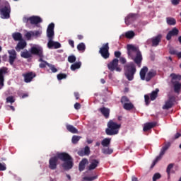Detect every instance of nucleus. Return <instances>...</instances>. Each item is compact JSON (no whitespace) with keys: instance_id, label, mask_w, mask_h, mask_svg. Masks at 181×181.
Wrapping results in <instances>:
<instances>
[{"instance_id":"59","label":"nucleus","mask_w":181,"mask_h":181,"mask_svg":"<svg viewBox=\"0 0 181 181\" xmlns=\"http://www.w3.org/2000/svg\"><path fill=\"white\" fill-rule=\"evenodd\" d=\"M119 62L122 64H125V63H127V59L124 57H120Z\"/></svg>"},{"instance_id":"44","label":"nucleus","mask_w":181,"mask_h":181,"mask_svg":"<svg viewBox=\"0 0 181 181\" xmlns=\"http://www.w3.org/2000/svg\"><path fill=\"white\" fill-rule=\"evenodd\" d=\"M26 39H28V40H30V39H32V36H33V31H29L25 35Z\"/></svg>"},{"instance_id":"8","label":"nucleus","mask_w":181,"mask_h":181,"mask_svg":"<svg viewBox=\"0 0 181 181\" xmlns=\"http://www.w3.org/2000/svg\"><path fill=\"white\" fill-rule=\"evenodd\" d=\"M170 147V142L165 144V146L162 147L159 156H157L156 159L153 161V163L151 166V168H154L155 165H156V163H158V162H159V160L162 159V156L165 155V152H166Z\"/></svg>"},{"instance_id":"62","label":"nucleus","mask_w":181,"mask_h":181,"mask_svg":"<svg viewBox=\"0 0 181 181\" xmlns=\"http://www.w3.org/2000/svg\"><path fill=\"white\" fill-rule=\"evenodd\" d=\"M181 134L180 133H177L175 136V139H177V138L180 137Z\"/></svg>"},{"instance_id":"54","label":"nucleus","mask_w":181,"mask_h":181,"mask_svg":"<svg viewBox=\"0 0 181 181\" xmlns=\"http://www.w3.org/2000/svg\"><path fill=\"white\" fill-rule=\"evenodd\" d=\"M144 100H145L146 105H149V103H150L149 102V95H145Z\"/></svg>"},{"instance_id":"2","label":"nucleus","mask_w":181,"mask_h":181,"mask_svg":"<svg viewBox=\"0 0 181 181\" xmlns=\"http://www.w3.org/2000/svg\"><path fill=\"white\" fill-rule=\"evenodd\" d=\"M127 49L129 59H132L139 67H141V63H142V53L139 50V47L132 44H128Z\"/></svg>"},{"instance_id":"51","label":"nucleus","mask_w":181,"mask_h":181,"mask_svg":"<svg viewBox=\"0 0 181 181\" xmlns=\"http://www.w3.org/2000/svg\"><path fill=\"white\" fill-rule=\"evenodd\" d=\"M8 53L10 57H16V51L15 49L8 50Z\"/></svg>"},{"instance_id":"58","label":"nucleus","mask_w":181,"mask_h":181,"mask_svg":"<svg viewBox=\"0 0 181 181\" xmlns=\"http://www.w3.org/2000/svg\"><path fill=\"white\" fill-rule=\"evenodd\" d=\"M42 35V32L40 31H33V36H40Z\"/></svg>"},{"instance_id":"43","label":"nucleus","mask_w":181,"mask_h":181,"mask_svg":"<svg viewBox=\"0 0 181 181\" xmlns=\"http://www.w3.org/2000/svg\"><path fill=\"white\" fill-rule=\"evenodd\" d=\"M170 102L173 105L176 103V96L170 95L168 97V100H167Z\"/></svg>"},{"instance_id":"20","label":"nucleus","mask_w":181,"mask_h":181,"mask_svg":"<svg viewBox=\"0 0 181 181\" xmlns=\"http://www.w3.org/2000/svg\"><path fill=\"white\" fill-rule=\"evenodd\" d=\"M156 76V71L151 69L146 75V81H151Z\"/></svg>"},{"instance_id":"30","label":"nucleus","mask_w":181,"mask_h":181,"mask_svg":"<svg viewBox=\"0 0 181 181\" xmlns=\"http://www.w3.org/2000/svg\"><path fill=\"white\" fill-rule=\"evenodd\" d=\"M158 93H159V90L158 88L151 92L150 95V99L151 101H155V100L158 98Z\"/></svg>"},{"instance_id":"27","label":"nucleus","mask_w":181,"mask_h":181,"mask_svg":"<svg viewBox=\"0 0 181 181\" xmlns=\"http://www.w3.org/2000/svg\"><path fill=\"white\" fill-rule=\"evenodd\" d=\"M173 84L174 86L175 93H180L181 83H179V81H173Z\"/></svg>"},{"instance_id":"47","label":"nucleus","mask_w":181,"mask_h":181,"mask_svg":"<svg viewBox=\"0 0 181 181\" xmlns=\"http://www.w3.org/2000/svg\"><path fill=\"white\" fill-rule=\"evenodd\" d=\"M173 168V163H170L168 165L166 172H167L168 176H170V170H172Z\"/></svg>"},{"instance_id":"14","label":"nucleus","mask_w":181,"mask_h":181,"mask_svg":"<svg viewBox=\"0 0 181 181\" xmlns=\"http://www.w3.org/2000/svg\"><path fill=\"white\" fill-rule=\"evenodd\" d=\"M22 76L24 78L25 83H30L35 77H36V74L33 71L27 72L25 74H23Z\"/></svg>"},{"instance_id":"17","label":"nucleus","mask_w":181,"mask_h":181,"mask_svg":"<svg viewBox=\"0 0 181 181\" xmlns=\"http://www.w3.org/2000/svg\"><path fill=\"white\" fill-rule=\"evenodd\" d=\"M90 147L88 146H86L83 150H80L78 151V155L79 156H88L90 155Z\"/></svg>"},{"instance_id":"55","label":"nucleus","mask_w":181,"mask_h":181,"mask_svg":"<svg viewBox=\"0 0 181 181\" xmlns=\"http://www.w3.org/2000/svg\"><path fill=\"white\" fill-rule=\"evenodd\" d=\"M115 57H117V59H119V57H121V52L115 51Z\"/></svg>"},{"instance_id":"49","label":"nucleus","mask_w":181,"mask_h":181,"mask_svg":"<svg viewBox=\"0 0 181 181\" xmlns=\"http://www.w3.org/2000/svg\"><path fill=\"white\" fill-rule=\"evenodd\" d=\"M160 177H162V176L159 173H155L153 176V181H156L158 179H160Z\"/></svg>"},{"instance_id":"19","label":"nucleus","mask_w":181,"mask_h":181,"mask_svg":"<svg viewBox=\"0 0 181 181\" xmlns=\"http://www.w3.org/2000/svg\"><path fill=\"white\" fill-rule=\"evenodd\" d=\"M155 127H156V122H147L144 124L143 131L144 132H146L149 131V129H152V128H155Z\"/></svg>"},{"instance_id":"9","label":"nucleus","mask_w":181,"mask_h":181,"mask_svg":"<svg viewBox=\"0 0 181 181\" xmlns=\"http://www.w3.org/2000/svg\"><path fill=\"white\" fill-rule=\"evenodd\" d=\"M99 53L103 59H110V45L108 42L103 45L102 47L100 48Z\"/></svg>"},{"instance_id":"25","label":"nucleus","mask_w":181,"mask_h":181,"mask_svg":"<svg viewBox=\"0 0 181 181\" xmlns=\"http://www.w3.org/2000/svg\"><path fill=\"white\" fill-rule=\"evenodd\" d=\"M12 37L13 40H15V42H19L23 40L22 34L21 33H13L12 34Z\"/></svg>"},{"instance_id":"34","label":"nucleus","mask_w":181,"mask_h":181,"mask_svg":"<svg viewBox=\"0 0 181 181\" xmlns=\"http://www.w3.org/2000/svg\"><path fill=\"white\" fill-rule=\"evenodd\" d=\"M102 152L104 153V155H111V153L114 152V150H112V148H110L109 147L103 148L102 149Z\"/></svg>"},{"instance_id":"18","label":"nucleus","mask_w":181,"mask_h":181,"mask_svg":"<svg viewBox=\"0 0 181 181\" xmlns=\"http://www.w3.org/2000/svg\"><path fill=\"white\" fill-rule=\"evenodd\" d=\"M26 45V41H25V40H20L16 47V50L17 52H21V50H23Z\"/></svg>"},{"instance_id":"35","label":"nucleus","mask_w":181,"mask_h":181,"mask_svg":"<svg viewBox=\"0 0 181 181\" xmlns=\"http://www.w3.org/2000/svg\"><path fill=\"white\" fill-rule=\"evenodd\" d=\"M80 67H81V63L80 62H76L71 66V70L74 71V70H77V69H80Z\"/></svg>"},{"instance_id":"10","label":"nucleus","mask_w":181,"mask_h":181,"mask_svg":"<svg viewBox=\"0 0 181 181\" xmlns=\"http://www.w3.org/2000/svg\"><path fill=\"white\" fill-rule=\"evenodd\" d=\"M23 22H24V23L30 22V25H37V23H41L42 18L37 16H33L29 18L24 17L23 18Z\"/></svg>"},{"instance_id":"29","label":"nucleus","mask_w":181,"mask_h":181,"mask_svg":"<svg viewBox=\"0 0 181 181\" xmlns=\"http://www.w3.org/2000/svg\"><path fill=\"white\" fill-rule=\"evenodd\" d=\"M123 108L124 110H126V111H131V110H134V108H135V106H134L132 103L129 102L123 105Z\"/></svg>"},{"instance_id":"16","label":"nucleus","mask_w":181,"mask_h":181,"mask_svg":"<svg viewBox=\"0 0 181 181\" xmlns=\"http://www.w3.org/2000/svg\"><path fill=\"white\" fill-rule=\"evenodd\" d=\"M179 35V30L176 28L172 29V30L169 31L167 34L166 39L167 40H170L172 39V36H177Z\"/></svg>"},{"instance_id":"6","label":"nucleus","mask_w":181,"mask_h":181,"mask_svg":"<svg viewBox=\"0 0 181 181\" xmlns=\"http://www.w3.org/2000/svg\"><path fill=\"white\" fill-rule=\"evenodd\" d=\"M119 128H121V124L110 120L107 123V128L105 129V134L109 136L117 135L119 132Z\"/></svg>"},{"instance_id":"50","label":"nucleus","mask_w":181,"mask_h":181,"mask_svg":"<svg viewBox=\"0 0 181 181\" xmlns=\"http://www.w3.org/2000/svg\"><path fill=\"white\" fill-rule=\"evenodd\" d=\"M6 170V164L0 163V172H4Z\"/></svg>"},{"instance_id":"61","label":"nucleus","mask_w":181,"mask_h":181,"mask_svg":"<svg viewBox=\"0 0 181 181\" xmlns=\"http://www.w3.org/2000/svg\"><path fill=\"white\" fill-rule=\"evenodd\" d=\"M74 97L76 98V100H78V98H80V94L78 93V92L74 93Z\"/></svg>"},{"instance_id":"41","label":"nucleus","mask_w":181,"mask_h":181,"mask_svg":"<svg viewBox=\"0 0 181 181\" xmlns=\"http://www.w3.org/2000/svg\"><path fill=\"white\" fill-rule=\"evenodd\" d=\"M130 100H129V98H128V97L127 96H122L121 98V100H120V103H122V104H127V103H129Z\"/></svg>"},{"instance_id":"40","label":"nucleus","mask_w":181,"mask_h":181,"mask_svg":"<svg viewBox=\"0 0 181 181\" xmlns=\"http://www.w3.org/2000/svg\"><path fill=\"white\" fill-rule=\"evenodd\" d=\"M98 177L97 175L92 176V177H83V180L85 181H93L95 180Z\"/></svg>"},{"instance_id":"39","label":"nucleus","mask_w":181,"mask_h":181,"mask_svg":"<svg viewBox=\"0 0 181 181\" xmlns=\"http://www.w3.org/2000/svg\"><path fill=\"white\" fill-rule=\"evenodd\" d=\"M124 36L127 39H132V37L135 36V33H134V31H128L125 33Z\"/></svg>"},{"instance_id":"52","label":"nucleus","mask_w":181,"mask_h":181,"mask_svg":"<svg viewBox=\"0 0 181 181\" xmlns=\"http://www.w3.org/2000/svg\"><path fill=\"white\" fill-rule=\"evenodd\" d=\"M6 103H11V104H13V103H15V99H13V96H8L6 98Z\"/></svg>"},{"instance_id":"3","label":"nucleus","mask_w":181,"mask_h":181,"mask_svg":"<svg viewBox=\"0 0 181 181\" xmlns=\"http://www.w3.org/2000/svg\"><path fill=\"white\" fill-rule=\"evenodd\" d=\"M47 37H48V49H60L62 47L60 42L53 41V39H54V23H53L49 24L47 27Z\"/></svg>"},{"instance_id":"32","label":"nucleus","mask_w":181,"mask_h":181,"mask_svg":"<svg viewBox=\"0 0 181 181\" xmlns=\"http://www.w3.org/2000/svg\"><path fill=\"white\" fill-rule=\"evenodd\" d=\"M170 77H172V83L174 81H180L181 80V75L176 74H171Z\"/></svg>"},{"instance_id":"64","label":"nucleus","mask_w":181,"mask_h":181,"mask_svg":"<svg viewBox=\"0 0 181 181\" xmlns=\"http://www.w3.org/2000/svg\"><path fill=\"white\" fill-rule=\"evenodd\" d=\"M83 36L82 35H78V39L79 40H82V39H83Z\"/></svg>"},{"instance_id":"42","label":"nucleus","mask_w":181,"mask_h":181,"mask_svg":"<svg viewBox=\"0 0 181 181\" xmlns=\"http://www.w3.org/2000/svg\"><path fill=\"white\" fill-rule=\"evenodd\" d=\"M48 67L49 68V70H51L52 73H57V68L54 65L49 64H48Z\"/></svg>"},{"instance_id":"60","label":"nucleus","mask_w":181,"mask_h":181,"mask_svg":"<svg viewBox=\"0 0 181 181\" xmlns=\"http://www.w3.org/2000/svg\"><path fill=\"white\" fill-rule=\"evenodd\" d=\"M69 45L72 47L74 48V41L73 40H69Z\"/></svg>"},{"instance_id":"28","label":"nucleus","mask_w":181,"mask_h":181,"mask_svg":"<svg viewBox=\"0 0 181 181\" xmlns=\"http://www.w3.org/2000/svg\"><path fill=\"white\" fill-rule=\"evenodd\" d=\"M111 144V139L110 138H105L101 141V145L103 148H108Z\"/></svg>"},{"instance_id":"1","label":"nucleus","mask_w":181,"mask_h":181,"mask_svg":"<svg viewBox=\"0 0 181 181\" xmlns=\"http://www.w3.org/2000/svg\"><path fill=\"white\" fill-rule=\"evenodd\" d=\"M59 160L64 162L62 166L64 170H70L74 165L73 157L66 152H57V155L51 157L49 160V168L51 170H56L57 169V163Z\"/></svg>"},{"instance_id":"63","label":"nucleus","mask_w":181,"mask_h":181,"mask_svg":"<svg viewBox=\"0 0 181 181\" xmlns=\"http://www.w3.org/2000/svg\"><path fill=\"white\" fill-rule=\"evenodd\" d=\"M132 181H138V177H136L135 176H132Z\"/></svg>"},{"instance_id":"26","label":"nucleus","mask_w":181,"mask_h":181,"mask_svg":"<svg viewBox=\"0 0 181 181\" xmlns=\"http://www.w3.org/2000/svg\"><path fill=\"white\" fill-rule=\"evenodd\" d=\"M66 129L71 134H78V130L71 124H66Z\"/></svg>"},{"instance_id":"57","label":"nucleus","mask_w":181,"mask_h":181,"mask_svg":"<svg viewBox=\"0 0 181 181\" xmlns=\"http://www.w3.org/2000/svg\"><path fill=\"white\" fill-rule=\"evenodd\" d=\"M171 2L173 4V5H179V4H180V0H171Z\"/></svg>"},{"instance_id":"13","label":"nucleus","mask_w":181,"mask_h":181,"mask_svg":"<svg viewBox=\"0 0 181 181\" xmlns=\"http://www.w3.org/2000/svg\"><path fill=\"white\" fill-rule=\"evenodd\" d=\"M138 19V14L136 13H129L124 19L126 25H129L131 23H134L135 21Z\"/></svg>"},{"instance_id":"46","label":"nucleus","mask_w":181,"mask_h":181,"mask_svg":"<svg viewBox=\"0 0 181 181\" xmlns=\"http://www.w3.org/2000/svg\"><path fill=\"white\" fill-rule=\"evenodd\" d=\"M15 60H16V57L8 56V62L11 66H13V63H15Z\"/></svg>"},{"instance_id":"56","label":"nucleus","mask_w":181,"mask_h":181,"mask_svg":"<svg viewBox=\"0 0 181 181\" xmlns=\"http://www.w3.org/2000/svg\"><path fill=\"white\" fill-rule=\"evenodd\" d=\"M74 108L75 110H80V108H81V105L78 103H76L74 104Z\"/></svg>"},{"instance_id":"31","label":"nucleus","mask_w":181,"mask_h":181,"mask_svg":"<svg viewBox=\"0 0 181 181\" xmlns=\"http://www.w3.org/2000/svg\"><path fill=\"white\" fill-rule=\"evenodd\" d=\"M166 22L170 26H175V25H176V19L174 18L168 17L166 18Z\"/></svg>"},{"instance_id":"38","label":"nucleus","mask_w":181,"mask_h":181,"mask_svg":"<svg viewBox=\"0 0 181 181\" xmlns=\"http://www.w3.org/2000/svg\"><path fill=\"white\" fill-rule=\"evenodd\" d=\"M77 49L79 52H84L86 50V45L84 42H81L77 45Z\"/></svg>"},{"instance_id":"5","label":"nucleus","mask_w":181,"mask_h":181,"mask_svg":"<svg viewBox=\"0 0 181 181\" xmlns=\"http://www.w3.org/2000/svg\"><path fill=\"white\" fill-rule=\"evenodd\" d=\"M124 76L129 81L134 80V76L136 73V66L134 62H129L124 66Z\"/></svg>"},{"instance_id":"22","label":"nucleus","mask_w":181,"mask_h":181,"mask_svg":"<svg viewBox=\"0 0 181 181\" xmlns=\"http://www.w3.org/2000/svg\"><path fill=\"white\" fill-rule=\"evenodd\" d=\"M98 111L105 117V118H110V109L105 107H100Z\"/></svg>"},{"instance_id":"37","label":"nucleus","mask_w":181,"mask_h":181,"mask_svg":"<svg viewBox=\"0 0 181 181\" xmlns=\"http://www.w3.org/2000/svg\"><path fill=\"white\" fill-rule=\"evenodd\" d=\"M80 139H81V136L74 135L72 136L71 142H72V144L76 145V144L78 143V141H80Z\"/></svg>"},{"instance_id":"4","label":"nucleus","mask_w":181,"mask_h":181,"mask_svg":"<svg viewBox=\"0 0 181 181\" xmlns=\"http://www.w3.org/2000/svg\"><path fill=\"white\" fill-rule=\"evenodd\" d=\"M30 52L32 53V54L38 56V62L40 63L39 64L40 69H45L46 68V66H49V64L43 59L45 55H43V48H42V47H32Z\"/></svg>"},{"instance_id":"36","label":"nucleus","mask_w":181,"mask_h":181,"mask_svg":"<svg viewBox=\"0 0 181 181\" xmlns=\"http://www.w3.org/2000/svg\"><path fill=\"white\" fill-rule=\"evenodd\" d=\"M172 107H173V103H170V102H168V100H167L165 105L163 106V110H170Z\"/></svg>"},{"instance_id":"45","label":"nucleus","mask_w":181,"mask_h":181,"mask_svg":"<svg viewBox=\"0 0 181 181\" xmlns=\"http://www.w3.org/2000/svg\"><path fill=\"white\" fill-rule=\"evenodd\" d=\"M58 80H63L64 78H67V75L66 74H59L57 76Z\"/></svg>"},{"instance_id":"33","label":"nucleus","mask_w":181,"mask_h":181,"mask_svg":"<svg viewBox=\"0 0 181 181\" xmlns=\"http://www.w3.org/2000/svg\"><path fill=\"white\" fill-rule=\"evenodd\" d=\"M32 52H29V51H25L21 52V57H23V59H30L32 57Z\"/></svg>"},{"instance_id":"21","label":"nucleus","mask_w":181,"mask_h":181,"mask_svg":"<svg viewBox=\"0 0 181 181\" xmlns=\"http://www.w3.org/2000/svg\"><path fill=\"white\" fill-rule=\"evenodd\" d=\"M98 165H100V160L97 159H93L88 166V170H94V169H95Z\"/></svg>"},{"instance_id":"48","label":"nucleus","mask_w":181,"mask_h":181,"mask_svg":"<svg viewBox=\"0 0 181 181\" xmlns=\"http://www.w3.org/2000/svg\"><path fill=\"white\" fill-rule=\"evenodd\" d=\"M68 62L69 63H74L76 62V56L71 55L68 57Z\"/></svg>"},{"instance_id":"23","label":"nucleus","mask_w":181,"mask_h":181,"mask_svg":"<svg viewBox=\"0 0 181 181\" xmlns=\"http://www.w3.org/2000/svg\"><path fill=\"white\" fill-rule=\"evenodd\" d=\"M88 163V160L87 158H83L79 163L78 170L79 172H83L86 169V165Z\"/></svg>"},{"instance_id":"15","label":"nucleus","mask_w":181,"mask_h":181,"mask_svg":"<svg viewBox=\"0 0 181 181\" xmlns=\"http://www.w3.org/2000/svg\"><path fill=\"white\" fill-rule=\"evenodd\" d=\"M8 73V69L6 68L0 69V90L4 87L5 82V74Z\"/></svg>"},{"instance_id":"24","label":"nucleus","mask_w":181,"mask_h":181,"mask_svg":"<svg viewBox=\"0 0 181 181\" xmlns=\"http://www.w3.org/2000/svg\"><path fill=\"white\" fill-rule=\"evenodd\" d=\"M146 73H148V68L146 66H144L140 71L141 80H146Z\"/></svg>"},{"instance_id":"12","label":"nucleus","mask_w":181,"mask_h":181,"mask_svg":"<svg viewBox=\"0 0 181 181\" xmlns=\"http://www.w3.org/2000/svg\"><path fill=\"white\" fill-rule=\"evenodd\" d=\"M160 40H162V35H158L156 37H153L149 40H147V44L151 45L153 46V47H156V46L159 45V43H160Z\"/></svg>"},{"instance_id":"11","label":"nucleus","mask_w":181,"mask_h":181,"mask_svg":"<svg viewBox=\"0 0 181 181\" xmlns=\"http://www.w3.org/2000/svg\"><path fill=\"white\" fill-rule=\"evenodd\" d=\"M118 59H113L112 61L107 64L108 69L111 71H114L115 70H116V71H121V68L118 67Z\"/></svg>"},{"instance_id":"53","label":"nucleus","mask_w":181,"mask_h":181,"mask_svg":"<svg viewBox=\"0 0 181 181\" xmlns=\"http://www.w3.org/2000/svg\"><path fill=\"white\" fill-rule=\"evenodd\" d=\"M170 54H176V56H177V54H179V52H177V51L176 49H170L169 51Z\"/></svg>"},{"instance_id":"7","label":"nucleus","mask_w":181,"mask_h":181,"mask_svg":"<svg viewBox=\"0 0 181 181\" xmlns=\"http://www.w3.org/2000/svg\"><path fill=\"white\" fill-rule=\"evenodd\" d=\"M0 15L1 19H9L11 18V4L4 1L0 7Z\"/></svg>"}]
</instances>
